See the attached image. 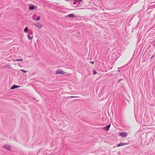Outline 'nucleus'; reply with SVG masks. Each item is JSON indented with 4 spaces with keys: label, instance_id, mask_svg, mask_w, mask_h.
I'll return each instance as SVG.
<instances>
[{
    "label": "nucleus",
    "instance_id": "4",
    "mask_svg": "<svg viewBox=\"0 0 155 155\" xmlns=\"http://www.w3.org/2000/svg\"><path fill=\"white\" fill-rule=\"evenodd\" d=\"M35 25L37 28H41L43 26L40 23H37V24Z\"/></svg>",
    "mask_w": 155,
    "mask_h": 155
},
{
    "label": "nucleus",
    "instance_id": "19",
    "mask_svg": "<svg viewBox=\"0 0 155 155\" xmlns=\"http://www.w3.org/2000/svg\"><path fill=\"white\" fill-rule=\"evenodd\" d=\"M76 4L75 2H74L73 3V4Z\"/></svg>",
    "mask_w": 155,
    "mask_h": 155
},
{
    "label": "nucleus",
    "instance_id": "12",
    "mask_svg": "<svg viewBox=\"0 0 155 155\" xmlns=\"http://www.w3.org/2000/svg\"><path fill=\"white\" fill-rule=\"evenodd\" d=\"M41 18V17L40 16H38L37 17V18L36 19V21H38Z\"/></svg>",
    "mask_w": 155,
    "mask_h": 155
},
{
    "label": "nucleus",
    "instance_id": "11",
    "mask_svg": "<svg viewBox=\"0 0 155 155\" xmlns=\"http://www.w3.org/2000/svg\"><path fill=\"white\" fill-rule=\"evenodd\" d=\"M28 31V27H26L24 29V31L26 33Z\"/></svg>",
    "mask_w": 155,
    "mask_h": 155
},
{
    "label": "nucleus",
    "instance_id": "1",
    "mask_svg": "<svg viewBox=\"0 0 155 155\" xmlns=\"http://www.w3.org/2000/svg\"><path fill=\"white\" fill-rule=\"evenodd\" d=\"M65 72L63 70L61 69H58L56 71L55 74H64Z\"/></svg>",
    "mask_w": 155,
    "mask_h": 155
},
{
    "label": "nucleus",
    "instance_id": "7",
    "mask_svg": "<svg viewBox=\"0 0 155 155\" xmlns=\"http://www.w3.org/2000/svg\"><path fill=\"white\" fill-rule=\"evenodd\" d=\"M20 87V86H17V85H13L11 88V89H14L15 88H18V87Z\"/></svg>",
    "mask_w": 155,
    "mask_h": 155
},
{
    "label": "nucleus",
    "instance_id": "15",
    "mask_svg": "<svg viewBox=\"0 0 155 155\" xmlns=\"http://www.w3.org/2000/svg\"><path fill=\"white\" fill-rule=\"evenodd\" d=\"M21 71H22V72H24V73H25V72H26V71H24V70H22V69H21Z\"/></svg>",
    "mask_w": 155,
    "mask_h": 155
},
{
    "label": "nucleus",
    "instance_id": "18",
    "mask_svg": "<svg viewBox=\"0 0 155 155\" xmlns=\"http://www.w3.org/2000/svg\"><path fill=\"white\" fill-rule=\"evenodd\" d=\"M74 0V1H80V2H81V1H82V0Z\"/></svg>",
    "mask_w": 155,
    "mask_h": 155
},
{
    "label": "nucleus",
    "instance_id": "17",
    "mask_svg": "<svg viewBox=\"0 0 155 155\" xmlns=\"http://www.w3.org/2000/svg\"><path fill=\"white\" fill-rule=\"evenodd\" d=\"M90 63L92 64H94V62L93 61H91V62H90Z\"/></svg>",
    "mask_w": 155,
    "mask_h": 155
},
{
    "label": "nucleus",
    "instance_id": "8",
    "mask_svg": "<svg viewBox=\"0 0 155 155\" xmlns=\"http://www.w3.org/2000/svg\"><path fill=\"white\" fill-rule=\"evenodd\" d=\"M14 61H23V60L22 59L20 58L19 59H17L16 60H14Z\"/></svg>",
    "mask_w": 155,
    "mask_h": 155
},
{
    "label": "nucleus",
    "instance_id": "6",
    "mask_svg": "<svg viewBox=\"0 0 155 155\" xmlns=\"http://www.w3.org/2000/svg\"><path fill=\"white\" fill-rule=\"evenodd\" d=\"M128 144L127 143H120L119 144H118L117 146V147H119L121 146H124Z\"/></svg>",
    "mask_w": 155,
    "mask_h": 155
},
{
    "label": "nucleus",
    "instance_id": "16",
    "mask_svg": "<svg viewBox=\"0 0 155 155\" xmlns=\"http://www.w3.org/2000/svg\"><path fill=\"white\" fill-rule=\"evenodd\" d=\"M74 97V96H70V98H74V97Z\"/></svg>",
    "mask_w": 155,
    "mask_h": 155
},
{
    "label": "nucleus",
    "instance_id": "2",
    "mask_svg": "<svg viewBox=\"0 0 155 155\" xmlns=\"http://www.w3.org/2000/svg\"><path fill=\"white\" fill-rule=\"evenodd\" d=\"M119 134L120 136L124 137H126L127 135V133L125 132L120 133Z\"/></svg>",
    "mask_w": 155,
    "mask_h": 155
},
{
    "label": "nucleus",
    "instance_id": "10",
    "mask_svg": "<svg viewBox=\"0 0 155 155\" xmlns=\"http://www.w3.org/2000/svg\"><path fill=\"white\" fill-rule=\"evenodd\" d=\"M35 8V7L34 6H30L29 8V9L30 10H33Z\"/></svg>",
    "mask_w": 155,
    "mask_h": 155
},
{
    "label": "nucleus",
    "instance_id": "13",
    "mask_svg": "<svg viewBox=\"0 0 155 155\" xmlns=\"http://www.w3.org/2000/svg\"><path fill=\"white\" fill-rule=\"evenodd\" d=\"M93 74L94 75H95V74H96L97 73V72L94 70H93Z\"/></svg>",
    "mask_w": 155,
    "mask_h": 155
},
{
    "label": "nucleus",
    "instance_id": "14",
    "mask_svg": "<svg viewBox=\"0 0 155 155\" xmlns=\"http://www.w3.org/2000/svg\"><path fill=\"white\" fill-rule=\"evenodd\" d=\"M28 38L29 40L32 39V37L31 38L29 35H28Z\"/></svg>",
    "mask_w": 155,
    "mask_h": 155
},
{
    "label": "nucleus",
    "instance_id": "9",
    "mask_svg": "<svg viewBox=\"0 0 155 155\" xmlns=\"http://www.w3.org/2000/svg\"><path fill=\"white\" fill-rule=\"evenodd\" d=\"M68 17H69L74 18L75 17V16L73 14H71L68 15Z\"/></svg>",
    "mask_w": 155,
    "mask_h": 155
},
{
    "label": "nucleus",
    "instance_id": "5",
    "mask_svg": "<svg viewBox=\"0 0 155 155\" xmlns=\"http://www.w3.org/2000/svg\"><path fill=\"white\" fill-rule=\"evenodd\" d=\"M110 126V124L107 125L105 127H104L103 129L105 131H107L109 130Z\"/></svg>",
    "mask_w": 155,
    "mask_h": 155
},
{
    "label": "nucleus",
    "instance_id": "3",
    "mask_svg": "<svg viewBox=\"0 0 155 155\" xmlns=\"http://www.w3.org/2000/svg\"><path fill=\"white\" fill-rule=\"evenodd\" d=\"M3 148H5L7 150H11V147L10 146L8 145H5L3 146Z\"/></svg>",
    "mask_w": 155,
    "mask_h": 155
}]
</instances>
